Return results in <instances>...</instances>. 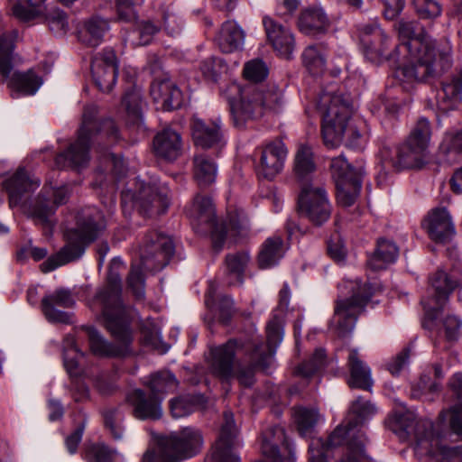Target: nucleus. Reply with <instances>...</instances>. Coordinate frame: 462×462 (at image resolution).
I'll use <instances>...</instances> for the list:
<instances>
[{"label": "nucleus", "mask_w": 462, "mask_h": 462, "mask_svg": "<svg viewBox=\"0 0 462 462\" xmlns=\"http://www.w3.org/2000/svg\"><path fill=\"white\" fill-rule=\"evenodd\" d=\"M124 263L114 258L108 268L104 284L98 287L92 300V308L100 310L103 325L111 336L122 346H118L106 340L93 327H87L86 332L92 353L98 356H120L125 355L132 343L131 318L128 308L123 300V282L120 271Z\"/></svg>", "instance_id": "f257e3e1"}, {"label": "nucleus", "mask_w": 462, "mask_h": 462, "mask_svg": "<svg viewBox=\"0 0 462 462\" xmlns=\"http://www.w3.org/2000/svg\"><path fill=\"white\" fill-rule=\"evenodd\" d=\"M376 412V408L361 397L352 402L345 420L328 435L326 440L313 439L309 446L311 462H328L343 445L346 453L338 462H373L365 453L366 438L359 428Z\"/></svg>", "instance_id": "f03ea898"}, {"label": "nucleus", "mask_w": 462, "mask_h": 462, "mask_svg": "<svg viewBox=\"0 0 462 462\" xmlns=\"http://www.w3.org/2000/svg\"><path fill=\"white\" fill-rule=\"evenodd\" d=\"M97 116V108L95 106H85L76 141L55 158V163L59 168L86 167L90 159L91 144L101 145L106 142V145H112L120 139L115 121L110 118L98 120Z\"/></svg>", "instance_id": "7ed1b4c3"}, {"label": "nucleus", "mask_w": 462, "mask_h": 462, "mask_svg": "<svg viewBox=\"0 0 462 462\" xmlns=\"http://www.w3.org/2000/svg\"><path fill=\"white\" fill-rule=\"evenodd\" d=\"M211 373L224 381L236 376L239 383L251 387L255 382L257 369L267 372L271 366L268 356L254 351L241 340L229 339L226 343L214 347L210 351Z\"/></svg>", "instance_id": "20e7f679"}, {"label": "nucleus", "mask_w": 462, "mask_h": 462, "mask_svg": "<svg viewBox=\"0 0 462 462\" xmlns=\"http://www.w3.org/2000/svg\"><path fill=\"white\" fill-rule=\"evenodd\" d=\"M106 228L103 213L95 207H86L76 215V225L63 233L64 245L41 265L47 273L82 257L87 247L95 242Z\"/></svg>", "instance_id": "39448f33"}, {"label": "nucleus", "mask_w": 462, "mask_h": 462, "mask_svg": "<svg viewBox=\"0 0 462 462\" xmlns=\"http://www.w3.org/2000/svg\"><path fill=\"white\" fill-rule=\"evenodd\" d=\"M140 263H132L126 278L129 291L138 300L145 298V277L143 270L159 272L162 270L174 254V245L171 237L151 230L143 236L140 247Z\"/></svg>", "instance_id": "423d86ee"}, {"label": "nucleus", "mask_w": 462, "mask_h": 462, "mask_svg": "<svg viewBox=\"0 0 462 462\" xmlns=\"http://www.w3.org/2000/svg\"><path fill=\"white\" fill-rule=\"evenodd\" d=\"M228 97L230 113L236 126H242L248 119H256L266 112H278L283 102L282 93L275 87L263 89L256 84L244 87L233 84L229 87Z\"/></svg>", "instance_id": "0eeeda50"}, {"label": "nucleus", "mask_w": 462, "mask_h": 462, "mask_svg": "<svg viewBox=\"0 0 462 462\" xmlns=\"http://www.w3.org/2000/svg\"><path fill=\"white\" fill-rule=\"evenodd\" d=\"M319 108L323 113L321 134L327 147L339 146L346 133V145L354 149L361 148L362 134L356 127L347 128V122L351 116L348 100L344 99L340 95L325 93L319 98Z\"/></svg>", "instance_id": "6e6552de"}, {"label": "nucleus", "mask_w": 462, "mask_h": 462, "mask_svg": "<svg viewBox=\"0 0 462 462\" xmlns=\"http://www.w3.org/2000/svg\"><path fill=\"white\" fill-rule=\"evenodd\" d=\"M451 52L448 42L416 50L408 53L411 60L395 69L394 77L407 89L413 83L426 82L451 67Z\"/></svg>", "instance_id": "1a4fd4ad"}, {"label": "nucleus", "mask_w": 462, "mask_h": 462, "mask_svg": "<svg viewBox=\"0 0 462 462\" xmlns=\"http://www.w3.org/2000/svg\"><path fill=\"white\" fill-rule=\"evenodd\" d=\"M187 214L197 233L210 234L213 247L217 251L222 249L228 230L236 235L240 234L243 229L247 230L246 220L244 224L238 218L230 217L228 226L224 222H218L213 201L208 196L197 194Z\"/></svg>", "instance_id": "9d476101"}, {"label": "nucleus", "mask_w": 462, "mask_h": 462, "mask_svg": "<svg viewBox=\"0 0 462 462\" xmlns=\"http://www.w3.org/2000/svg\"><path fill=\"white\" fill-rule=\"evenodd\" d=\"M346 287L350 290L351 296L336 301L333 319L341 337L353 331L359 315L365 311L375 291L371 282H363L360 280L348 282Z\"/></svg>", "instance_id": "9b49d317"}, {"label": "nucleus", "mask_w": 462, "mask_h": 462, "mask_svg": "<svg viewBox=\"0 0 462 462\" xmlns=\"http://www.w3.org/2000/svg\"><path fill=\"white\" fill-rule=\"evenodd\" d=\"M430 135L429 120L425 117L419 118L405 142L397 147L395 158L385 160L384 165L395 171L421 167L427 155Z\"/></svg>", "instance_id": "f8f14e48"}, {"label": "nucleus", "mask_w": 462, "mask_h": 462, "mask_svg": "<svg viewBox=\"0 0 462 462\" xmlns=\"http://www.w3.org/2000/svg\"><path fill=\"white\" fill-rule=\"evenodd\" d=\"M330 171L337 188L338 204L346 208L351 207L362 189V180L365 174L363 162H356L353 165L341 154L331 160Z\"/></svg>", "instance_id": "ddd939ff"}, {"label": "nucleus", "mask_w": 462, "mask_h": 462, "mask_svg": "<svg viewBox=\"0 0 462 462\" xmlns=\"http://www.w3.org/2000/svg\"><path fill=\"white\" fill-rule=\"evenodd\" d=\"M414 438L415 452L429 457V462H456L462 455V446H448L431 421H417Z\"/></svg>", "instance_id": "4468645a"}, {"label": "nucleus", "mask_w": 462, "mask_h": 462, "mask_svg": "<svg viewBox=\"0 0 462 462\" xmlns=\"http://www.w3.org/2000/svg\"><path fill=\"white\" fill-rule=\"evenodd\" d=\"M203 436L199 430L186 427L159 439V458L161 462H178L200 452Z\"/></svg>", "instance_id": "2eb2a0df"}, {"label": "nucleus", "mask_w": 462, "mask_h": 462, "mask_svg": "<svg viewBox=\"0 0 462 462\" xmlns=\"http://www.w3.org/2000/svg\"><path fill=\"white\" fill-rule=\"evenodd\" d=\"M299 213L315 226H323L331 216L332 205L323 184H305L297 199Z\"/></svg>", "instance_id": "dca6fc26"}, {"label": "nucleus", "mask_w": 462, "mask_h": 462, "mask_svg": "<svg viewBox=\"0 0 462 462\" xmlns=\"http://www.w3.org/2000/svg\"><path fill=\"white\" fill-rule=\"evenodd\" d=\"M460 279L454 273H448L439 268L430 278L429 298L422 299L425 319L433 321L443 310L450 294L459 285Z\"/></svg>", "instance_id": "f3484780"}, {"label": "nucleus", "mask_w": 462, "mask_h": 462, "mask_svg": "<svg viewBox=\"0 0 462 462\" xmlns=\"http://www.w3.org/2000/svg\"><path fill=\"white\" fill-rule=\"evenodd\" d=\"M287 155L288 149L279 138L263 143L254 152V156L258 157V174L273 180L282 171Z\"/></svg>", "instance_id": "a211bd4d"}, {"label": "nucleus", "mask_w": 462, "mask_h": 462, "mask_svg": "<svg viewBox=\"0 0 462 462\" xmlns=\"http://www.w3.org/2000/svg\"><path fill=\"white\" fill-rule=\"evenodd\" d=\"M224 422L218 439L212 447L211 452L205 462H240V457L234 451L237 428L232 411H226L223 414Z\"/></svg>", "instance_id": "6ab92c4d"}, {"label": "nucleus", "mask_w": 462, "mask_h": 462, "mask_svg": "<svg viewBox=\"0 0 462 462\" xmlns=\"http://www.w3.org/2000/svg\"><path fill=\"white\" fill-rule=\"evenodd\" d=\"M133 203L144 217L164 214L171 204V189L166 184L145 185L134 197Z\"/></svg>", "instance_id": "aec40b11"}, {"label": "nucleus", "mask_w": 462, "mask_h": 462, "mask_svg": "<svg viewBox=\"0 0 462 462\" xmlns=\"http://www.w3.org/2000/svg\"><path fill=\"white\" fill-rule=\"evenodd\" d=\"M69 194V188L65 185L57 188L44 186L32 208V217L45 227L51 228L53 225L50 217L60 206L67 203Z\"/></svg>", "instance_id": "412c9836"}, {"label": "nucleus", "mask_w": 462, "mask_h": 462, "mask_svg": "<svg viewBox=\"0 0 462 462\" xmlns=\"http://www.w3.org/2000/svg\"><path fill=\"white\" fill-rule=\"evenodd\" d=\"M91 72L99 90L108 93L113 89L118 75V60L112 48H105L93 56Z\"/></svg>", "instance_id": "4be33fe9"}, {"label": "nucleus", "mask_w": 462, "mask_h": 462, "mask_svg": "<svg viewBox=\"0 0 462 462\" xmlns=\"http://www.w3.org/2000/svg\"><path fill=\"white\" fill-rule=\"evenodd\" d=\"M261 450L269 462H294V452L282 427L273 426L263 431Z\"/></svg>", "instance_id": "5701e85b"}, {"label": "nucleus", "mask_w": 462, "mask_h": 462, "mask_svg": "<svg viewBox=\"0 0 462 462\" xmlns=\"http://www.w3.org/2000/svg\"><path fill=\"white\" fill-rule=\"evenodd\" d=\"M162 396L147 393L135 389L127 393L125 402L131 408V414L139 420H157L162 417Z\"/></svg>", "instance_id": "b1692460"}, {"label": "nucleus", "mask_w": 462, "mask_h": 462, "mask_svg": "<svg viewBox=\"0 0 462 462\" xmlns=\"http://www.w3.org/2000/svg\"><path fill=\"white\" fill-rule=\"evenodd\" d=\"M399 36L405 42L396 46L397 52L413 53L416 50L435 46L428 42L423 26L415 20L402 19L396 25Z\"/></svg>", "instance_id": "393cba45"}, {"label": "nucleus", "mask_w": 462, "mask_h": 462, "mask_svg": "<svg viewBox=\"0 0 462 462\" xmlns=\"http://www.w3.org/2000/svg\"><path fill=\"white\" fill-rule=\"evenodd\" d=\"M422 227L430 238L437 243H445L455 235V226L446 208L431 209L423 219Z\"/></svg>", "instance_id": "a878e982"}, {"label": "nucleus", "mask_w": 462, "mask_h": 462, "mask_svg": "<svg viewBox=\"0 0 462 462\" xmlns=\"http://www.w3.org/2000/svg\"><path fill=\"white\" fill-rule=\"evenodd\" d=\"M55 305L65 309L73 307L75 300L71 291L67 289H58L42 300V310L49 322L69 324V314L56 309Z\"/></svg>", "instance_id": "bb28decb"}, {"label": "nucleus", "mask_w": 462, "mask_h": 462, "mask_svg": "<svg viewBox=\"0 0 462 462\" xmlns=\"http://www.w3.org/2000/svg\"><path fill=\"white\" fill-rule=\"evenodd\" d=\"M41 184L37 178H32L27 171L20 167L3 182L9 196V207L14 208L21 204L23 198L33 192Z\"/></svg>", "instance_id": "cd10ccee"}, {"label": "nucleus", "mask_w": 462, "mask_h": 462, "mask_svg": "<svg viewBox=\"0 0 462 462\" xmlns=\"http://www.w3.org/2000/svg\"><path fill=\"white\" fill-rule=\"evenodd\" d=\"M192 138L196 146L203 149H221L225 146L219 120L207 123L194 117L191 123Z\"/></svg>", "instance_id": "c85d7f7f"}, {"label": "nucleus", "mask_w": 462, "mask_h": 462, "mask_svg": "<svg viewBox=\"0 0 462 462\" xmlns=\"http://www.w3.org/2000/svg\"><path fill=\"white\" fill-rule=\"evenodd\" d=\"M263 23L267 40L279 55L289 59L291 55L295 40L291 30L270 16H264Z\"/></svg>", "instance_id": "c756f323"}, {"label": "nucleus", "mask_w": 462, "mask_h": 462, "mask_svg": "<svg viewBox=\"0 0 462 462\" xmlns=\"http://www.w3.org/2000/svg\"><path fill=\"white\" fill-rule=\"evenodd\" d=\"M150 94L157 105L165 111L178 109L183 103V94L170 79H156L151 84Z\"/></svg>", "instance_id": "7c9ffc66"}, {"label": "nucleus", "mask_w": 462, "mask_h": 462, "mask_svg": "<svg viewBox=\"0 0 462 462\" xmlns=\"http://www.w3.org/2000/svg\"><path fill=\"white\" fill-rule=\"evenodd\" d=\"M266 337V344L254 339L246 346L257 351L260 356L263 354L268 356V361L272 363L276 349L283 338V321L279 316L273 315L267 323Z\"/></svg>", "instance_id": "2f4dec72"}, {"label": "nucleus", "mask_w": 462, "mask_h": 462, "mask_svg": "<svg viewBox=\"0 0 462 462\" xmlns=\"http://www.w3.org/2000/svg\"><path fill=\"white\" fill-rule=\"evenodd\" d=\"M317 171V164L312 148L300 144L293 158L292 173L300 187L305 184H315L312 177Z\"/></svg>", "instance_id": "473e14b6"}, {"label": "nucleus", "mask_w": 462, "mask_h": 462, "mask_svg": "<svg viewBox=\"0 0 462 462\" xmlns=\"http://www.w3.org/2000/svg\"><path fill=\"white\" fill-rule=\"evenodd\" d=\"M330 23L322 8H307L298 19L299 30L305 35L317 37L325 34Z\"/></svg>", "instance_id": "72a5a7b5"}, {"label": "nucleus", "mask_w": 462, "mask_h": 462, "mask_svg": "<svg viewBox=\"0 0 462 462\" xmlns=\"http://www.w3.org/2000/svg\"><path fill=\"white\" fill-rule=\"evenodd\" d=\"M152 145L156 156L167 161H174L181 153L180 134L171 128L159 132L153 138Z\"/></svg>", "instance_id": "f704fd0d"}, {"label": "nucleus", "mask_w": 462, "mask_h": 462, "mask_svg": "<svg viewBox=\"0 0 462 462\" xmlns=\"http://www.w3.org/2000/svg\"><path fill=\"white\" fill-rule=\"evenodd\" d=\"M245 38L243 28L235 21L228 20L222 23L215 41L224 53H232L241 50Z\"/></svg>", "instance_id": "c9c22d12"}, {"label": "nucleus", "mask_w": 462, "mask_h": 462, "mask_svg": "<svg viewBox=\"0 0 462 462\" xmlns=\"http://www.w3.org/2000/svg\"><path fill=\"white\" fill-rule=\"evenodd\" d=\"M347 367L350 374L347 381L349 387L371 391L374 384L371 369L359 358L357 350L351 349L349 351Z\"/></svg>", "instance_id": "e433bc0d"}, {"label": "nucleus", "mask_w": 462, "mask_h": 462, "mask_svg": "<svg viewBox=\"0 0 462 462\" xmlns=\"http://www.w3.org/2000/svg\"><path fill=\"white\" fill-rule=\"evenodd\" d=\"M437 100L442 110L452 109L462 99V70L441 82Z\"/></svg>", "instance_id": "4c0bfd02"}, {"label": "nucleus", "mask_w": 462, "mask_h": 462, "mask_svg": "<svg viewBox=\"0 0 462 462\" xmlns=\"http://www.w3.org/2000/svg\"><path fill=\"white\" fill-rule=\"evenodd\" d=\"M398 254L399 248L393 241L379 238L374 254L367 260V265L374 271L383 270L396 261Z\"/></svg>", "instance_id": "58836bf2"}, {"label": "nucleus", "mask_w": 462, "mask_h": 462, "mask_svg": "<svg viewBox=\"0 0 462 462\" xmlns=\"http://www.w3.org/2000/svg\"><path fill=\"white\" fill-rule=\"evenodd\" d=\"M286 248L280 236H273L265 239L258 254V264L261 269L275 266L284 256Z\"/></svg>", "instance_id": "ea45409f"}, {"label": "nucleus", "mask_w": 462, "mask_h": 462, "mask_svg": "<svg viewBox=\"0 0 462 462\" xmlns=\"http://www.w3.org/2000/svg\"><path fill=\"white\" fill-rule=\"evenodd\" d=\"M217 174L216 162L208 155L200 153L193 158V178L200 189L213 184Z\"/></svg>", "instance_id": "a19ab883"}, {"label": "nucleus", "mask_w": 462, "mask_h": 462, "mask_svg": "<svg viewBox=\"0 0 462 462\" xmlns=\"http://www.w3.org/2000/svg\"><path fill=\"white\" fill-rule=\"evenodd\" d=\"M108 30L107 20L93 16L84 23L83 28L79 32V39L87 46L97 47L102 42L103 37Z\"/></svg>", "instance_id": "79ce46f5"}, {"label": "nucleus", "mask_w": 462, "mask_h": 462, "mask_svg": "<svg viewBox=\"0 0 462 462\" xmlns=\"http://www.w3.org/2000/svg\"><path fill=\"white\" fill-rule=\"evenodd\" d=\"M42 84V79L32 69L25 72H14L8 81V87L23 96L34 95Z\"/></svg>", "instance_id": "37998d69"}, {"label": "nucleus", "mask_w": 462, "mask_h": 462, "mask_svg": "<svg viewBox=\"0 0 462 462\" xmlns=\"http://www.w3.org/2000/svg\"><path fill=\"white\" fill-rule=\"evenodd\" d=\"M18 37L16 30L0 31V74L9 78L13 69V52Z\"/></svg>", "instance_id": "c03bdc74"}, {"label": "nucleus", "mask_w": 462, "mask_h": 462, "mask_svg": "<svg viewBox=\"0 0 462 462\" xmlns=\"http://www.w3.org/2000/svg\"><path fill=\"white\" fill-rule=\"evenodd\" d=\"M389 42L388 36L385 42L376 39L364 40L365 45V56L374 63H381L383 60H398L401 54H406V52H397L396 48L393 51H390Z\"/></svg>", "instance_id": "a18cd8bd"}, {"label": "nucleus", "mask_w": 462, "mask_h": 462, "mask_svg": "<svg viewBox=\"0 0 462 462\" xmlns=\"http://www.w3.org/2000/svg\"><path fill=\"white\" fill-rule=\"evenodd\" d=\"M293 419L301 437H310L319 419L317 409L303 406L293 408Z\"/></svg>", "instance_id": "49530a36"}, {"label": "nucleus", "mask_w": 462, "mask_h": 462, "mask_svg": "<svg viewBox=\"0 0 462 462\" xmlns=\"http://www.w3.org/2000/svg\"><path fill=\"white\" fill-rule=\"evenodd\" d=\"M147 386L151 393L164 398L165 394L177 390L179 381L171 371H159L150 376Z\"/></svg>", "instance_id": "de8ad7c7"}, {"label": "nucleus", "mask_w": 462, "mask_h": 462, "mask_svg": "<svg viewBox=\"0 0 462 462\" xmlns=\"http://www.w3.org/2000/svg\"><path fill=\"white\" fill-rule=\"evenodd\" d=\"M116 450L103 442H89L83 447L82 458L86 462H115Z\"/></svg>", "instance_id": "09e8293b"}, {"label": "nucleus", "mask_w": 462, "mask_h": 462, "mask_svg": "<svg viewBox=\"0 0 462 462\" xmlns=\"http://www.w3.org/2000/svg\"><path fill=\"white\" fill-rule=\"evenodd\" d=\"M250 261V256L246 252H237L229 254L226 256L225 263L227 273L234 277L230 284L241 285L244 282V273Z\"/></svg>", "instance_id": "8fccbe9b"}, {"label": "nucleus", "mask_w": 462, "mask_h": 462, "mask_svg": "<svg viewBox=\"0 0 462 462\" xmlns=\"http://www.w3.org/2000/svg\"><path fill=\"white\" fill-rule=\"evenodd\" d=\"M123 104L125 106L127 120L134 125H138L143 116V99L141 91L136 87L125 93Z\"/></svg>", "instance_id": "3c124183"}, {"label": "nucleus", "mask_w": 462, "mask_h": 462, "mask_svg": "<svg viewBox=\"0 0 462 462\" xmlns=\"http://www.w3.org/2000/svg\"><path fill=\"white\" fill-rule=\"evenodd\" d=\"M302 62L312 75L323 73L326 67V59L318 45L308 46L301 54Z\"/></svg>", "instance_id": "603ef678"}, {"label": "nucleus", "mask_w": 462, "mask_h": 462, "mask_svg": "<svg viewBox=\"0 0 462 462\" xmlns=\"http://www.w3.org/2000/svg\"><path fill=\"white\" fill-rule=\"evenodd\" d=\"M70 353L83 356L77 348L73 337L67 336L63 341L64 367L71 379L79 378L81 375V370L79 367V362L76 357L69 356Z\"/></svg>", "instance_id": "864d4df0"}, {"label": "nucleus", "mask_w": 462, "mask_h": 462, "mask_svg": "<svg viewBox=\"0 0 462 462\" xmlns=\"http://www.w3.org/2000/svg\"><path fill=\"white\" fill-rule=\"evenodd\" d=\"M439 152L447 157V161H454L462 153V129L448 133L439 145Z\"/></svg>", "instance_id": "5fc2aeb1"}, {"label": "nucleus", "mask_w": 462, "mask_h": 462, "mask_svg": "<svg viewBox=\"0 0 462 462\" xmlns=\"http://www.w3.org/2000/svg\"><path fill=\"white\" fill-rule=\"evenodd\" d=\"M326 364L324 349H316L311 357L298 365L296 373L305 378L311 377L321 370Z\"/></svg>", "instance_id": "6e6d98bb"}, {"label": "nucleus", "mask_w": 462, "mask_h": 462, "mask_svg": "<svg viewBox=\"0 0 462 462\" xmlns=\"http://www.w3.org/2000/svg\"><path fill=\"white\" fill-rule=\"evenodd\" d=\"M196 409V400L190 394L180 395L170 401V411L175 419L191 414Z\"/></svg>", "instance_id": "4d7b16f0"}, {"label": "nucleus", "mask_w": 462, "mask_h": 462, "mask_svg": "<svg viewBox=\"0 0 462 462\" xmlns=\"http://www.w3.org/2000/svg\"><path fill=\"white\" fill-rule=\"evenodd\" d=\"M105 427L110 431L112 437L119 440L123 438L124 428L121 425L122 414L118 408H107L102 411Z\"/></svg>", "instance_id": "13d9d810"}, {"label": "nucleus", "mask_w": 462, "mask_h": 462, "mask_svg": "<svg viewBox=\"0 0 462 462\" xmlns=\"http://www.w3.org/2000/svg\"><path fill=\"white\" fill-rule=\"evenodd\" d=\"M269 73L267 65L260 59H254L246 62L244 66V77L253 82L258 83L264 80Z\"/></svg>", "instance_id": "bf43d9fd"}, {"label": "nucleus", "mask_w": 462, "mask_h": 462, "mask_svg": "<svg viewBox=\"0 0 462 462\" xmlns=\"http://www.w3.org/2000/svg\"><path fill=\"white\" fill-rule=\"evenodd\" d=\"M418 16L421 19L433 20L440 16L441 5L436 0H411Z\"/></svg>", "instance_id": "052dcab7"}, {"label": "nucleus", "mask_w": 462, "mask_h": 462, "mask_svg": "<svg viewBox=\"0 0 462 462\" xmlns=\"http://www.w3.org/2000/svg\"><path fill=\"white\" fill-rule=\"evenodd\" d=\"M50 30L57 35H64L69 31L67 14L60 9H53L46 15Z\"/></svg>", "instance_id": "680f3d73"}, {"label": "nucleus", "mask_w": 462, "mask_h": 462, "mask_svg": "<svg viewBox=\"0 0 462 462\" xmlns=\"http://www.w3.org/2000/svg\"><path fill=\"white\" fill-rule=\"evenodd\" d=\"M142 334L146 345L162 353L168 350L169 346L163 343L161 331L155 325L150 324L143 326Z\"/></svg>", "instance_id": "e2e57ef3"}, {"label": "nucleus", "mask_w": 462, "mask_h": 462, "mask_svg": "<svg viewBox=\"0 0 462 462\" xmlns=\"http://www.w3.org/2000/svg\"><path fill=\"white\" fill-rule=\"evenodd\" d=\"M101 163L106 166L104 171L109 168L111 173L117 179H120L126 173V165L121 155L113 152H105L101 157Z\"/></svg>", "instance_id": "0e129e2a"}, {"label": "nucleus", "mask_w": 462, "mask_h": 462, "mask_svg": "<svg viewBox=\"0 0 462 462\" xmlns=\"http://www.w3.org/2000/svg\"><path fill=\"white\" fill-rule=\"evenodd\" d=\"M115 4L118 17L125 22H130L136 18L134 5H139L142 0H108Z\"/></svg>", "instance_id": "69168bd1"}, {"label": "nucleus", "mask_w": 462, "mask_h": 462, "mask_svg": "<svg viewBox=\"0 0 462 462\" xmlns=\"http://www.w3.org/2000/svg\"><path fill=\"white\" fill-rule=\"evenodd\" d=\"M159 32V27L151 21H142L137 23L134 33L138 35V44H149L153 36Z\"/></svg>", "instance_id": "338daca9"}, {"label": "nucleus", "mask_w": 462, "mask_h": 462, "mask_svg": "<svg viewBox=\"0 0 462 462\" xmlns=\"http://www.w3.org/2000/svg\"><path fill=\"white\" fill-rule=\"evenodd\" d=\"M162 26L167 34L176 36L182 30V21L175 13L165 11L162 14Z\"/></svg>", "instance_id": "774afa93"}]
</instances>
